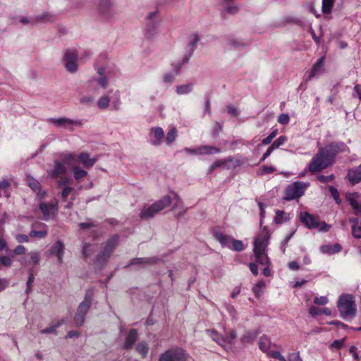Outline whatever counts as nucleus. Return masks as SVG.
I'll list each match as a JSON object with an SVG mask.
<instances>
[{
	"mask_svg": "<svg viewBox=\"0 0 361 361\" xmlns=\"http://www.w3.org/2000/svg\"><path fill=\"white\" fill-rule=\"evenodd\" d=\"M345 147L343 143H333L322 148L310 162L309 171L315 173L327 168L333 164L336 154L343 151Z\"/></svg>",
	"mask_w": 361,
	"mask_h": 361,
	"instance_id": "f257e3e1",
	"label": "nucleus"
},
{
	"mask_svg": "<svg viewBox=\"0 0 361 361\" xmlns=\"http://www.w3.org/2000/svg\"><path fill=\"white\" fill-rule=\"evenodd\" d=\"M271 234L266 227L255 238L254 241V254L256 261L262 265H269V260L267 255V248L269 244Z\"/></svg>",
	"mask_w": 361,
	"mask_h": 361,
	"instance_id": "f03ea898",
	"label": "nucleus"
},
{
	"mask_svg": "<svg viewBox=\"0 0 361 361\" xmlns=\"http://www.w3.org/2000/svg\"><path fill=\"white\" fill-rule=\"evenodd\" d=\"M75 157L76 156L74 154L70 152L59 154V160H55L53 166L47 171L48 177L56 178L66 174L67 168L65 164L71 165Z\"/></svg>",
	"mask_w": 361,
	"mask_h": 361,
	"instance_id": "7ed1b4c3",
	"label": "nucleus"
},
{
	"mask_svg": "<svg viewBox=\"0 0 361 361\" xmlns=\"http://www.w3.org/2000/svg\"><path fill=\"white\" fill-rule=\"evenodd\" d=\"M337 307L341 317L345 320H352L356 315V305L353 295H342L337 302Z\"/></svg>",
	"mask_w": 361,
	"mask_h": 361,
	"instance_id": "20e7f679",
	"label": "nucleus"
},
{
	"mask_svg": "<svg viewBox=\"0 0 361 361\" xmlns=\"http://www.w3.org/2000/svg\"><path fill=\"white\" fill-rule=\"evenodd\" d=\"M93 295V289H88L85 293L84 300L78 305L77 312L74 318V321L77 326H80L83 324L85 316L91 307Z\"/></svg>",
	"mask_w": 361,
	"mask_h": 361,
	"instance_id": "39448f33",
	"label": "nucleus"
},
{
	"mask_svg": "<svg viewBox=\"0 0 361 361\" xmlns=\"http://www.w3.org/2000/svg\"><path fill=\"white\" fill-rule=\"evenodd\" d=\"M158 32V11H154L147 13L144 21L143 33L146 38L153 39Z\"/></svg>",
	"mask_w": 361,
	"mask_h": 361,
	"instance_id": "423d86ee",
	"label": "nucleus"
},
{
	"mask_svg": "<svg viewBox=\"0 0 361 361\" xmlns=\"http://www.w3.org/2000/svg\"><path fill=\"white\" fill-rule=\"evenodd\" d=\"M308 183L295 181L287 185L284 191L283 200L290 201L297 200L302 196L309 187Z\"/></svg>",
	"mask_w": 361,
	"mask_h": 361,
	"instance_id": "0eeeda50",
	"label": "nucleus"
},
{
	"mask_svg": "<svg viewBox=\"0 0 361 361\" xmlns=\"http://www.w3.org/2000/svg\"><path fill=\"white\" fill-rule=\"evenodd\" d=\"M300 221L310 229H318L319 231L326 232L331 228L330 225L325 222H319L318 219L308 212H301L300 214Z\"/></svg>",
	"mask_w": 361,
	"mask_h": 361,
	"instance_id": "6e6552de",
	"label": "nucleus"
},
{
	"mask_svg": "<svg viewBox=\"0 0 361 361\" xmlns=\"http://www.w3.org/2000/svg\"><path fill=\"white\" fill-rule=\"evenodd\" d=\"M206 332L214 341L224 348L233 344L236 338V332L233 329L229 330L224 336L220 335L213 329H207Z\"/></svg>",
	"mask_w": 361,
	"mask_h": 361,
	"instance_id": "1a4fd4ad",
	"label": "nucleus"
},
{
	"mask_svg": "<svg viewBox=\"0 0 361 361\" xmlns=\"http://www.w3.org/2000/svg\"><path fill=\"white\" fill-rule=\"evenodd\" d=\"M183 206V202L176 193L174 192H169L164 195L159 200V211L169 208L171 210L180 209Z\"/></svg>",
	"mask_w": 361,
	"mask_h": 361,
	"instance_id": "9d476101",
	"label": "nucleus"
},
{
	"mask_svg": "<svg viewBox=\"0 0 361 361\" xmlns=\"http://www.w3.org/2000/svg\"><path fill=\"white\" fill-rule=\"evenodd\" d=\"M189 355L181 348H172L159 355V361H187Z\"/></svg>",
	"mask_w": 361,
	"mask_h": 361,
	"instance_id": "9b49d317",
	"label": "nucleus"
},
{
	"mask_svg": "<svg viewBox=\"0 0 361 361\" xmlns=\"http://www.w3.org/2000/svg\"><path fill=\"white\" fill-rule=\"evenodd\" d=\"M118 243V237L117 235H114L109 240H107L102 247V250L97 255V262L99 264H104L111 253L114 251L116 246Z\"/></svg>",
	"mask_w": 361,
	"mask_h": 361,
	"instance_id": "f8f14e48",
	"label": "nucleus"
},
{
	"mask_svg": "<svg viewBox=\"0 0 361 361\" xmlns=\"http://www.w3.org/2000/svg\"><path fill=\"white\" fill-rule=\"evenodd\" d=\"M46 121L57 128H63L69 130H73L74 127H80L82 125V121L73 120L67 117L48 118Z\"/></svg>",
	"mask_w": 361,
	"mask_h": 361,
	"instance_id": "ddd939ff",
	"label": "nucleus"
},
{
	"mask_svg": "<svg viewBox=\"0 0 361 361\" xmlns=\"http://www.w3.org/2000/svg\"><path fill=\"white\" fill-rule=\"evenodd\" d=\"M78 51L75 49H68L65 51L63 60L64 66L69 73H75L78 71Z\"/></svg>",
	"mask_w": 361,
	"mask_h": 361,
	"instance_id": "4468645a",
	"label": "nucleus"
},
{
	"mask_svg": "<svg viewBox=\"0 0 361 361\" xmlns=\"http://www.w3.org/2000/svg\"><path fill=\"white\" fill-rule=\"evenodd\" d=\"M114 0H97L98 12L106 19L111 18L116 13Z\"/></svg>",
	"mask_w": 361,
	"mask_h": 361,
	"instance_id": "2eb2a0df",
	"label": "nucleus"
},
{
	"mask_svg": "<svg viewBox=\"0 0 361 361\" xmlns=\"http://www.w3.org/2000/svg\"><path fill=\"white\" fill-rule=\"evenodd\" d=\"M58 205L59 201L56 199L51 200L49 203H39V208L44 216V220H48L51 214L58 211Z\"/></svg>",
	"mask_w": 361,
	"mask_h": 361,
	"instance_id": "dca6fc26",
	"label": "nucleus"
},
{
	"mask_svg": "<svg viewBox=\"0 0 361 361\" xmlns=\"http://www.w3.org/2000/svg\"><path fill=\"white\" fill-rule=\"evenodd\" d=\"M183 62H176L171 64V71L166 73L163 75V82L166 85H170L175 80V77L179 74Z\"/></svg>",
	"mask_w": 361,
	"mask_h": 361,
	"instance_id": "f3484780",
	"label": "nucleus"
},
{
	"mask_svg": "<svg viewBox=\"0 0 361 361\" xmlns=\"http://www.w3.org/2000/svg\"><path fill=\"white\" fill-rule=\"evenodd\" d=\"M156 263L154 258H134L125 267H129L132 270H139L147 265Z\"/></svg>",
	"mask_w": 361,
	"mask_h": 361,
	"instance_id": "a211bd4d",
	"label": "nucleus"
},
{
	"mask_svg": "<svg viewBox=\"0 0 361 361\" xmlns=\"http://www.w3.org/2000/svg\"><path fill=\"white\" fill-rule=\"evenodd\" d=\"M65 246L62 241L57 240L50 248V255L56 256L59 263L63 262Z\"/></svg>",
	"mask_w": 361,
	"mask_h": 361,
	"instance_id": "6ab92c4d",
	"label": "nucleus"
},
{
	"mask_svg": "<svg viewBox=\"0 0 361 361\" xmlns=\"http://www.w3.org/2000/svg\"><path fill=\"white\" fill-rule=\"evenodd\" d=\"M200 39V38L197 33L192 34L188 37L187 47L189 51V56L184 57L182 62L185 63L188 61L190 56L192 55V52L196 48L197 44Z\"/></svg>",
	"mask_w": 361,
	"mask_h": 361,
	"instance_id": "aec40b11",
	"label": "nucleus"
},
{
	"mask_svg": "<svg viewBox=\"0 0 361 361\" xmlns=\"http://www.w3.org/2000/svg\"><path fill=\"white\" fill-rule=\"evenodd\" d=\"M358 193H348L346 195V199L349 202L351 207L357 214L361 215V202L357 201Z\"/></svg>",
	"mask_w": 361,
	"mask_h": 361,
	"instance_id": "412c9836",
	"label": "nucleus"
},
{
	"mask_svg": "<svg viewBox=\"0 0 361 361\" xmlns=\"http://www.w3.org/2000/svg\"><path fill=\"white\" fill-rule=\"evenodd\" d=\"M324 57L322 56L317 60V61L313 65L312 70L310 71L307 80H310L314 76L319 75L324 72Z\"/></svg>",
	"mask_w": 361,
	"mask_h": 361,
	"instance_id": "4be33fe9",
	"label": "nucleus"
},
{
	"mask_svg": "<svg viewBox=\"0 0 361 361\" xmlns=\"http://www.w3.org/2000/svg\"><path fill=\"white\" fill-rule=\"evenodd\" d=\"M158 212V204L154 203L151 206L145 207L142 210L140 216L142 219H148L155 215Z\"/></svg>",
	"mask_w": 361,
	"mask_h": 361,
	"instance_id": "5701e85b",
	"label": "nucleus"
},
{
	"mask_svg": "<svg viewBox=\"0 0 361 361\" xmlns=\"http://www.w3.org/2000/svg\"><path fill=\"white\" fill-rule=\"evenodd\" d=\"M97 73L99 78L97 80L98 84L103 88H105L109 83V71L104 67H99L97 69Z\"/></svg>",
	"mask_w": 361,
	"mask_h": 361,
	"instance_id": "b1692460",
	"label": "nucleus"
},
{
	"mask_svg": "<svg viewBox=\"0 0 361 361\" xmlns=\"http://www.w3.org/2000/svg\"><path fill=\"white\" fill-rule=\"evenodd\" d=\"M214 237L216 240H217L223 247H226L228 248H231V245L233 240V238L231 236L225 235L220 232H216L214 233Z\"/></svg>",
	"mask_w": 361,
	"mask_h": 361,
	"instance_id": "393cba45",
	"label": "nucleus"
},
{
	"mask_svg": "<svg viewBox=\"0 0 361 361\" xmlns=\"http://www.w3.org/2000/svg\"><path fill=\"white\" fill-rule=\"evenodd\" d=\"M271 339L267 336L263 335L259 338V348L264 353H266L267 355L271 352Z\"/></svg>",
	"mask_w": 361,
	"mask_h": 361,
	"instance_id": "a878e982",
	"label": "nucleus"
},
{
	"mask_svg": "<svg viewBox=\"0 0 361 361\" xmlns=\"http://www.w3.org/2000/svg\"><path fill=\"white\" fill-rule=\"evenodd\" d=\"M348 178L353 184H356L361 181V164L357 168L348 171Z\"/></svg>",
	"mask_w": 361,
	"mask_h": 361,
	"instance_id": "bb28decb",
	"label": "nucleus"
},
{
	"mask_svg": "<svg viewBox=\"0 0 361 361\" xmlns=\"http://www.w3.org/2000/svg\"><path fill=\"white\" fill-rule=\"evenodd\" d=\"M342 249V247L336 243L334 245H323L320 246L319 250L321 252L328 255H332L339 252Z\"/></svg>",
	"mask_w": 361,
	"mask_h": 361,
	"instance_id": "cd10ccee",
	"label": "nucleus"
},
{
	"mask_svg": "<svg viewBox=\"0 0 361 361\" xmlns=\"http://www.w3.org/2000/svg\"><path fill=\"white\" fill-rule=\"evenodd\" d=\"M30 257L29 260H26L25 258H22L20 259V262L21 264L27 265L28 264H32L33 265H37L40 262V255L39 252L32 251L28 253Z\"/></svg>",
	"mask_w": 361,
	"mask_h": 361,
	"instance_id": "c85d7f7f",
	"label": "nucleus"
},
{
	"mask_svg": "<svg viewBox=\"0 0 361 361\" xmlns=\"http://www.w3.org/2000/svg\"><path fill=\"white\" fill-rule=\"evenodd\" d=\"M78 159L83 166L87 168L93 166L97 161V158H91L89 154L85 152L80 153L78 155Z\"/></svg>",
	"mask_w": 361,
	"mask_h": 361,
	"instance_id": "c756f323",
	"label": "nucleus"
},
{
	"mask_svg": "<svg viewBox=\"0 0 361 361\" xmlns=\"http://www.w3.org/2000/svg\"><path fill=\"white\" fill-rule=\"evenodd\" d=\"M220 149L212 145L199 146V155H210L219 153Z\"/></svg>",
	"mask_w": 361,
	"mask_h": 361,
	"instance_id": "7c9ffc66",
	"label": "nucleus"
},
{
	"mask_svg": "<svg viewBox=\"0 0 361 361\" xmlns=\"http://www.w3.org/2000/svg\"><path fill=\"white\" fill-rule=\"evenodd\" d=\"M275 213L276 216L274 218V222L277 224L287 222L290 219L289 214L283 211L276 210Z\"/></svg>",
	"mask_w": 361,
	"mask_h": 361,
	"instance_id": "2f4dec72",
	"label": "nucleus"
},
{
	"mask_svg": "<svg viewBox=\"0 0 361 361\" xmlns=\"http://www.w3.org/2000/svg\"><path fill=\"white\" fill-rule=\"evenodd\" d=\"M352 224V233L354 237L357 238H361V221L360 222L357 219L350 220Z\"/></svg>",
	"mask_w": 361,
	"mask_h": 361,
	"instance_id": "473e14b6",
	"label": "nucleus"
},
{
	"mask_svg": "<svg viewBox=\"0 0 361 361\" xmlns=\"http://www.w3.org/2000/svg\"><path fill=\"white\" fill-rule=\"evenodd\" d=\"M137 332L135 329H130L126 338L125 346L126 348H131L137 340Z\"/></svg>",
	"mask_w": 361,
	"mask_h": 361,
	"instance_id": "72a5a7b5",
	"label": "nucleus"
},
{
	"mask_svg": "<svg viewBox=\"0 0 361 361\" xmlns=\"http://www.w3.org/2000/svg\"><path fill=\"white\" fill-rule=\"evenodd\" d=\"M193 85L192 83L176 86V93L180 95L187 94L191 92Z\"/></svg>",
	"mask_w": 361,
	"mask_h": 361,
	"instance_id": "f704fd0d",
	"label": "nucleus"
},
{
	"mask_svg": "<svg viewBox=\"0 0 361 361\" xmlns=\"http://www.w3.org/2000/svg\"><path fill=\"white\" fill-rule=\"evenodd\" d=\"M266 286L264 281H259L253 287L252 291L257 298H259L263 292L264 288Z\"/></svg>",
	"mask_w": 361,
	"mask_h": 361,
	"instance_id": "c9c22d12",
	"label": "nucleus"
},
{
	"mask_svg": "<svg viewBox=\"0 0 361 361\" xmlns=\"http://www.w3.org/2000/svg\"><path fill=\"white\" fill-rule=\"evenodd\" d=\"M27 182L30 188H32L33 191L39 194L41 185L38 180H35L31 176H27Z\"/></svg>",
	"mask_w": 361,
	"mask_h": 361,
	"instance_id": "e433bc0d",
	"label": "nucleus"
},
{
	"mask_svg": "<svg viewBox=\"0 0 361 361\" xmlns=\"http://www.w3.org/2000/svg\"><path fill=\"white\" fill-rule=\"evenodd\" d=\"M335 0H322V10L323 13L329 14L331 12Z\"/></svg>",
	"mask_w": 361,
	"mask_h": 361,
	"instance_id": "4c0bfd02",
	"label": "nucleus"
},
{
	"mask_svg": "<svg viewBox=\"0 0 361 361\" xmlns=\"http://www.w3.org/2000/svg\"><path fill=\"white\" fill-rule=\"evenodd\" d=\"M63 323V320L59 321L55 324L51 325L50 326L45 328L40 331L42 334H55L56 329L61 326Z\"/></svg>",
	"mask_w": 361,
	"mask_h": 361,
	"instance_id": "58836bf2",
	"label": "nucleus"
},
{
	"mask_svg": "<svg viewBox=\"0 0 361 361\" xmlns=\"http://www.w3.org/2000/svg\"><path fill=\"white\" fill-rule=\"evenodd\" d=\"M258 334L259 332L257 331L247 332L241 338L242 343H245L254 341L257 338Z\"/></svg>",
	"mask_w": 361,
	"mask_h": 361,
	"instance_id": "ea45409f",
	"label": "nucleus"
},
{
	"mask_svg": "<svg viewBox=\"0 0 361 361\" xmlns=\"http://www.w3.org/2000/svg\"><path fill=\"white\" fill-rule=\"evenodd\" d=\"M73 172L74 178L76 180H78L82 177H85L87 174V171L82 169L79 166L73 167Z\"/></svg>",
	"mask_w": 361,
	"mask_h": 361,
	"instance_id": "a19ab883",
	"label": "nucleus"
},
{
	"mask_svg": "<svg viewBox=\"0 0 361 361\" xmlns=\"http://www.w3.org/2000/svg\"><path fill=\"white\" fill-rule=\"evenodd\" d=\"M110 103V97L107 95H104L99 98L97 102L98 106L102 109H106Z\"/></svg>",
	"mask_w": 361,
	"mask_h": 361,
	"instance_id": "79ce46f5",
	"label": "nucleus"
},
{
	"mask_svg": "<svg viewBox=\"0 0 361 361\" xmlns=\"http://www.w3.org/2000/svg\"><path fill=\"white\" fill-rule=\"evenodd\" d=\"M149 139L152 145H157L158 143V128L154 127L151 129Z\"/></svg>",
	"mask_w": 361,
	"mask_h": 361,
	"instance_id": "37998d69",
	"label": "nucleus"
},
{
	"mask_svg": "<svg viewBox=\"0 0 361 361\" xmlns=\"http://www.w3.org/2000/svg\"><path fill=\"white\" fill-rule=\"evenodd\" d=\"M244 248V245L241 240L233 239L231 248L230 249L234 251L240 252L243 251Z\"/></svg>",
	"mask_w": 361,
	"mask_h": 361,
	"instance_id": "c03bdc74",
	"label": "nucleus"
},
{
	"mask_svg": "<svg viewBox=\"0 0 361 361\" xmlns=\"http://www.w3.org/2000/svg\"><path fill=\"white\" fill-rule=\"evenodd\" d=\"M176 135H177L176 130L173 128L170 129L166 135V143L169 145L172 143L176 140Z\"/></svg>",
	"mask_w": 361,
	"mask_h": 361,
	"instance_id": "a18cd8bd",
	"label": "nucleus"
},
{
	"mask_svg": "<svg viewBox=\"0 0 361 361\" xmlns=\"http://www.w3.org/2000/svg\"><path fill=\"white\" fill-rule=\"evenodd\" d=\"M94 251V247L92 245L85 243L82 247V255L85 258L88 257Z\"/></svg>",
	"mask_w": 361,
	"mask_h": 361,
	"instance_id": "49530a36",
	"label": "nucleus"
},
{
	"mask_svg": "<svg viewBox=\"0 0 361 361\" xmlns=\"http://www.w3.org/2000/svg\"><path fill=\"white\" fill-rule=\"evenodd\" d=\"M36 19L39 22H51L54 20V16L48 13H45L37 16Z\"/></svg>",
	"mask_w": 361,
	"mask_h": 361,
	"instance_id": "de8ad7c7",
	"label": "nucleus"
},
{
	"mask_svg": "<svg viewBox=\"0 0 361 361\" xmlns=\"http://www.w3.org/2000/svg\"><path fill=\"white\" fill-rule=\"evenodd\" d=\"M47 230H43V231H37L35 230H32L30 233V236L32 238L37 237L39 238H43L45 236H47Z\"/></svg>",
	"mask_w": 361,
	"mask_h": 361,
	"instance_id": "09e8293b",
	"label": "nucleus"
},
{
	"mask_svg": "<svg viewBox=\"0 0 361 361\" xmlns=\"http://www.w3.org/2000/svg\"><path fill=\"white\" fill-rule=\"evenodd\" d=\"M268 356L273 357L274 359H277L279 361H287L285 357L279 352V351H271Z\"/></svg>",
	"mask_w": 361,
	"mask_h": 361,
	"instance_id": "8fccbe9b",
	"label": "nucleus"
},
{
	"mask_svg": "<svg viewBox=\"0 0 361 361\" xmlns=\"http://www.w3.org/2000/svg\"><path fill=\"white\" fill-rule=\"evenodd\" d=\"M137 350L142 355V357H145L148 352L147 344L145 343H139L137 347Z\"/></svg>",
	"mask_w": 361,
	"mask_h": 361,
	"instance_id": "3c124183",
	"label": "nucleus"
},
{
	"mask_svg": "<svg viewBox=\"0 0 361 361\" xmlns=\"http://www.w3.org/2000/svg\"><path fill=\"white\" fill-rule=\"evenodd\" d=\"M35 276L32 272H30L28 279L26 283L27 288L25 290V293L29 294L32 289V284L34 282Z\"/></svg>",
	"mask_w": 361,
	"mask_h": 361,
	"instance_id": "603ef678",
	"label": "nucleus"
},
{
	"mask_svg": "<svg viewBox=\"0 0 361 361\" xmlns=\"http://www.w3.org/2000/svg\"><path fill=\"white\" fill-rule=\"evenodd\" d=\"M329 300L325 296L316 297L314 299V303L318 305H324L327 304Z\"/></svg>",
	"mask_w": 361,
	"mask_h": 361,
	"instance_id": "864d4df0",
	"label": "nucleus"
},
{
	"mask_svg": "<svg viewBox=\"0 0 361 361\" xmlns=\"http://www.w3.org/2000/svg\"><path fill=\"white\" fill-rule=\"evenodd\" d=\"M329 190L332 195V197L336 202V203L339 204L341 203V200L339 198V193H338V190L334 186H330Z\"/></svg>",
	"mask_w": 361,
	"mask_h": 361,
	"instance_id": "5fc2aeb1",
	"label": "nucleus"
},
{
	"mask_svg": "<svg viewBox=\"0 0 361 361\" xmlns=\"http://www.w3.org/2000/svg\"><path fill=\"white\" fill-rule=\"evenodd\" d=\"M115 99L112 102L113 106L116 110L119 109L121 102H120V94L118 91L115 92L114 94Z\"/></svg>",
	"mask_w": 361,
	"mask_h": 361,
	"instance_id": "6e6d98bb",
	"label": "nucleus"
},
{
	"mask_svg": "<svg viewBox=\"0 0 361 361\" xmlns=\"http://www.w3.org/2000/svg\"><path fill=\"white\" fill-rule=\"evenodd\" d=\"M1 265L10 267L12 264L11 259L8 256L0 257Z\"/></svg>",
	"mask_w": 361,
	"mask_h": 361,
	"instance_id": "4d7b16f0",
	"label": "nucleus"
},
{
	"mask_svg": "<svg viewBox=\"0 0 361 361\" xmlns=\"http://www.w3.org/2000/svg\"><path fill=\"white\" fill-rule=\"evenodd\" d=\"M349 353L353 355V357L354 360L355 361H360V357L359 356V354L357 353V348L355 345H352L350 347Z\"/></svg>",
	"mask_w": 361,
	"mask_h": 361,
	"instance_id": "13d9d810",
	"label": "nucleus"
},
{
	"mask_svg": "<svg viewBox=\"0 0 361 361\" xmlns=\"http://www.w3.org/2000/svg\"><path fill=\"white\" fill-rule=\"evenodd\" d=\"M73 188L70 186H65L61 192V197L63 200L66 201L67 200L68 196L72 192Z\"/></svg>",
	"mask_w": 361,
	"mask_h": 361,
	"instance_id": "bf43d9fd",
	"label": "nucleus"
},
{
	"mask_svg": "<svg viewBox=\"0 0 361 361\" xmlns=\"http://www.w3.org/2000/svg\"><path fill=\"white\" fill-rule=\"evenodd\" d=\"M345 340V338H343L340 339V340H335L331 344L330 347L331 348L339 349V348H341L343 345Z\"/></svg>",
	"mask_w": 361,
	"mask_h": 361,
	"instance_id": "052dcab7",
	"label": "nucleus"
},
{
	"mask_svg": "<svg viewBox=\"0 0 361 361\" xmlns=\"http://www.w3.org/2000/svg\"><path fill=\"white\" fill-rule=\"evenodd\" d=\"M288 361H302L299 352L292 353L288 355Z\"/></svg>",
	"mask_w": 361,
	"mask_h": 361,
	"instance_id": "680f3d73",
	"label": "nucleus"
},
{
	"mask_svg": "<svg viewBox=\"0 0 361 361\" xmlns=\"http://www.w3.org/2000/svg\"><path fill=\"white\" fill-rule=\"evenodd\" d=\"M278 122L283 125L287 124L289 122V116L286 114H280L278 118Z\"/></svg>",
	"mask_w": 361,
	"mask_h": 361,
	"instance_id": "e2e57ef3",
	"label": "nucleus"
},
{
	"mask_svg": "<svg viewBox=\"0 0 361 361\" xmlns=\"http://www.w3.org/2000/svg\"><path fill=\"white\" fill-rule=\"evenodd\" d=\"M334 178V175L324 176L320 175L317 177V179L322 183H328L333 180Z\"/></svg>",
	"mask_w": 361,
	"mask_h": 361,
	"instance_id": "0e129e2a",
	"label": "nucleus"
},
{
	"mask_svg": "<svg viewBox=\"0 0 361 361\" xmlns=\"http://www.w3.org/2000/svg\"><path fill=\"white\" fill-rule=\"evenodd\" d=\"M16 240L18 243H27L29 241V236L25 234H17L16 235Z\"/></svg>",
	"mask_w": 361,
	"mask_h": 361,
	"instance_id": "69168bd1",
	"label": "nucleus"
},
{
	"mask_svg": "<svg viewBox=\"0 0 361 361\" xmlns=\"http://www.w3.org/2000/svg\"><path fill=\"white\" fill-rule=\"evenodd\" d=\"M183 152L192 155H199V147L195 148L185 147L183 149Z\"/></svg>",
	"mask_w": 361,
	"mask_h": 361,
	"instance_id": "338daca9",
	"label": "nucleus"
},
{
	"mask_svg": "<svg viewBox=\"0 0 361 361\" xmlns=\"http://www.w3.org/2000/svg\"><path fill=\"white\" fill-rule=\"evenodd\" d=\"M25 247L23 245H19L13 250V253L17 255H23L25 253Z\"/></svg>",
	"mask_w": 361,
	"mask_h": 361,
	"instance_id": "774afa93",
	"label": "nucleus"
}]
</instances>
